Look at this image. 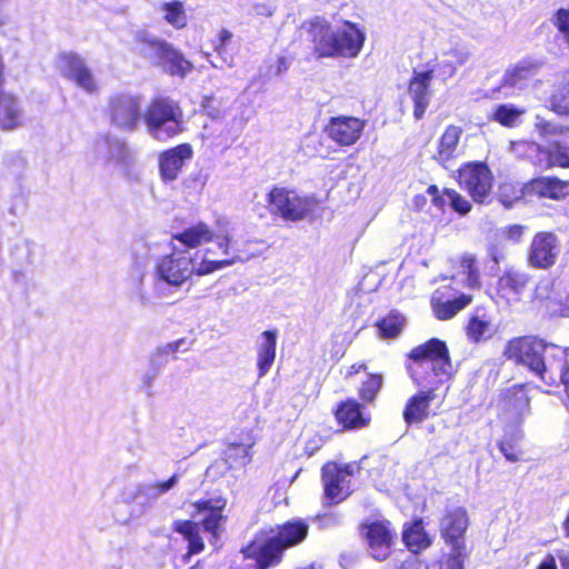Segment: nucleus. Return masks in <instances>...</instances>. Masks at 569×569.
Returning a JSON list of instances; mask_svg holds the SVG:
<instances>
[{"label":"nucleus","mask_w":569,"mask_h":569,"mask_svg":"<svg viewBox=\"0 0 569 569\" xmlns=\"http://www.w3.org/2000/svg\"><path fill=\"white\" fill-rule=\"evenodd\" d=\"M297 39L317 60L356 58L362 50L366 34L357 23L349 20H343L340 28L333 30L328 19L315 16L300 23Z\"/></svg>","instance_id":"f257e3e1"},{"label":"nucleus","mask_w":569,"mask_h":569,"mask_svg":"<svg viewBox=\"0 0 569 569\" xmlns=\"http://www.w3.org/2000/svg\"><path fill=\"white\" fill-rule=\"evenodd\" d=\"M310 525L303 518H291L260 530L240 549L244 559L253 560L256 569L278 567L287 550L301 546L309 537Z\"/></svg>","instance_id":"f03ea898"},{"label":"nucleus","mask_w":569,"mask_h":569,"mask_svg":"<svg viewBox=\"0 0 569 569\" xmlns=\"http://www.w3.org/2000/svg\"><path fill=\"white\" fill-rule=\"evenodd\" d=\"M405 368L415 386L442 387L453 375L449 348L439 338L411 348L405 356Z\"/></svg>","instance_id":"7ed1b4c3"},{"label":"nucleus","mask_w":569,"mask_h":569,"mask_svg":"<svg viewBox=\"0 0 569 569\" xmlns=\"http://www.w3.org/2000/svg\"><path fill=\"white\" fill-rule=\"evenodd\" d=\"M549 346L545 339L538 336H518L508 340L503 355L508 360L527 368L547 386L558 388L557 377L549 375L545 361V353Z\"/></svg>","instance_id":"20e7f679"},{"label":"nucleus","mask_w":569,"mask_h":569,"mask_svg":"<svg viewBox=\"0 0 569 569\" xmlns=\"http://www.w3.org/2000/svg\"><path fill=\"white\" fill-rule=\"evenodd\" d=\"M142 120L148 133L158 141L176 138L184 131L183 111L178 101L156 96L143 109Z\"/></svg>","instance_id":"39448f33"},{"label":"nucleus","mask_w":569,"mask_h":569,"mask_svg":"<svg viewBox=\"0 0 569 569\" xmlns=\"http://www.w3.org/2000/svg\"><path fill=\"white\" fill-rule=\"evenodd\" d=\"M136 53L152 66L161 67L172 77L184 78L193 70V64L184 54L163 39L149 36L146 31L134 37Z\"/></svg>","instance_id":"423d86ee"},{"label":"nucleus","mask_w":569,"mask_h":569,"mask_svg":"<svg viewBox=\"0 0 569 569\" xmlns=\"http://www.w3.org/2000/svg\"><path fill=\"white\" fill-rule=\"evenodd\" d=\"M271 216L286 222H298L312 216L319 206L316 196L300 194L295 189L273 186L266 197Z\"/></svg>","instance_id":"0eeeda50"},{"label":"nucleus","mask_w":569,"mask_h":569,"mask_svg":"<svg viewBox=\"0 0 569 569\" xmlns=\"http://www.w3.org/2000/svg\"><path fill=\"white\" fill-rule=\"evenodd\" d=\"M456 181L468 193L471 201L479 206L492 200L495 176L485 161H468L457 169Z\"/></svg>","instance_id":"6e6552de"},{"label":"nucleus","mask_w":569,"mask_h":569,"mask_svg":"<svg viewBox=\"0 0 569 569\" xmlns=\"http://www.w3.org/2000/svg\"><path fill=\"white\" fill-rule=\"evenodd\" d=\"M141 97L127 92L112 94L107 104L106 114L111 127L133 132L142 120Z\"/></svg>","instance_id":"1a4fd4ad"},{"label":"nucleus","mask_w":569,"mask_h":569,"mask_svg":"<svg viewBox=\"0 0 569 569\" xmlns=\"http://www.w3.org/2000/svg\"><path fill=\"white\" fill-rule=\"evenodd\" d=\"M517 151L535 167L569 169V146L559 140L550 141L547 144L523 140L517 143Z\"/></svg>","instance_id":"9d476101"},{"label":"nucleus","mask_w":569,"mask_h":569,"mask_svg":"<svg viewBox=\"0 0 569 569\" xmlns=\"http://www.w3.org/2000/svg\"><path fill=\"white\" fill-rule=\"evenodd\" d=\"M194 258L187 250L176 249L160 257L154 264V276L158 280L171 287H181L192 278Z\"/></svg>","instance_id":"9b49d317"},{"label":"nucleus","mask_w":569,"mask_h":569,"mask_svg":"<svg viewBox=\"0 0 569 569\" xmlns=\"http://www.w3.org/2000/svg\"><path fill=\"white\" fill-rule=\"evenodd\" d=\"M356 469L355 463L341 465L336 461H328L322 466L321 481L327 506L338 505L351 495L348 478L355 475Z\"/></svg>","instance_id":"f8f14e48"},{"label":"nucleus","mask_w":569,"mask_h":569,"mask_svg":"<svg viewBox=\"0 0 569 569\" xmlns=\"http://www.w3.org/2000/svg\"><path fill=\"white\" fill-rule=\"evenodd\" d=\"M257 438L253 429H241L234 440L228 441L220 456L224 471H241L251 463Z\"/></svg>","instance_id":"ddd939ff"},{"label":"nucleus","mask_w":569,"mask_h":569,"mask_svg":"<svg viewBox=\"0 0 569 569\" xmlns=\"http://www.w3.org/2000/svg\"><path fill=\"white\" fill-rule=\"evenodd\" d=\"M470 526V517L465 507H448L439 518V533L451 550L466 548V536Z\"/></svg>","instance_id":"4468645a"},{"label":"nucleus","mask_w":569,"mask_h":569,"mask_svg":"<svg viewBox=\"0 0 569 569\" xmlns=\"http://www.w3.org/2000/svg\"><path fill=\"white\" fill-rule=\"evenodd\" d=\"M559 253L558 237L551 231H539L532 237L529 244L527 263L533 269L548 270L556 264Z\"/></svg>","instance_id":"2eb2a0df"},{"label":"nucleus","mask_w":569,"mask_h":569,"mask_svg":"<svg viewBox=\"0 0 569 569\" xmlns=\"http://www.w3.org/2000/svg\"><path fill=\"white\" fill-rule=\"evenodd\" d=\"M367 121L353 116H336L329 118L323 132L339 147H351L362 137Z\"/></svg>","instance_id":"dca6fc26"},{"label":"nucleus","mask_w":569,"mask_h":569,"mask_svg":"<svg viewBox=\"0 0 569 569\" xmlns=\"http://www.w3.org/2000/svg\"><path fill=\"white\" fill-rule=\"evenodd\" d=\"M361 537L366 540L370 555L378 561H385L391 555L395 535L388 520L362 522L359 527Z\"/></svg>","instance_id":"f3484780"},{"label":"nucleus","mask_w":569,"mask_h":569,"mask_svg":"<svg viewBox=\"0 0 569 569\" xmlns=\"http://www.w3.org/2000/svg\"><path fill=\"white\" fill-rule=\"evenodd\" d=\"M417 387L419 389L406 400L402 409V419L407 427L421 425L432 415L431 405L441 388L431 385Z\"/></svg>","instance_id":"a211bd4d"},{"label":"nucleus","mask_w":569,"mask_h":569,"mask_svg":"<svg viewBox=\"0 0 569 569\" xmlns=\"http://www.w3.org/2000/svg\"><path fill=\"white\" fill-rule=\"evenodd\" d=\"M522 196L561 201L569 197V180L560 179L557 176L535 177L523 184Z\"/></svg>","instance_id":"6ab92c4d"},{"label":"nucleus","mask_w":569,"mask_h":569,"mask_svg":"<svg viewBox=\"0 0 569 569\" xmlns=\"http://www.w3.org/2000/svg\"><path fill=\"white\" fill-rule=\"evenodd\" d=\"M365 403L356 398L339 401L332 413L337 425L343 431L361 430L371 422V415L365 409Z\"/></svg>","instance_id":"aec40b11"},{"label":"nucleus","mask_w":569,"mask_h":569,"mask_svg":"<svg viewBox=\"0 0 569 569\" xmlns=\"http://www.w3.org/2000/svg\"><path fill=\"white\" fill-rule=\"evenodd\" d=\"M193 157L192 146L188 142L179 143L158 154L159 174L163 182L174 181L184 163Z\"/></svg>","instance_id":"412c9836"},{"label":"nucleus","mask_w":569,"mask_h":569,"mask_svg":"<svg viewBox=\"0 0 569 569\" xmlns=\"http://www.w3.org/2000/svg\"><path fill=\"white\" fill-rule=\"evenodd\" d=\"M427 194L431 197V203L439 211L445 212L447 206L457 214L463 217L471 212L472 203L465 196L452 188L440 189L437 184L428 186Z\"/></svg>","instance_id":"4be33fe9"},{"label":"nucleus","mask_w":569,"mask_h":569,"mask_svg":"<svg viewBox=\"0 0 569 569\" xmlns=\"http://www.w3.org/2000/svg\"><path fill=\"white\" fill-rule=\"evenodd\" d=\"M433 79V70L413 71L408 83V92L413 102V117L416 120L423 118L430 102L431 81Z\"/></svg>","instance_id":"5701e85b"},{"label":"nucleus","mask_w":569,"mask_h":569,"mask_svg":"<svg viewBox=\"0 0 569 569\" xmlns=\"http://www.w3.org/2000/svg\"><path fill=\"white\" fill-rule=\"evenodd\" d=\"M530 281V276L513 268L506 269L496 284L497 296L507 303L518 302Z\"/></svg>","instance_id":"b1692460"},{"label":"nucleus","mask_w":569,"mask_h":569,"mask_svg":"<svg viewBox=\"0 0 569 569\" xmlns=\"http://www.w3.org/2000/svg\"><path fill=\"white\" fill-rule=\"evenodd\" d=\"M226 506L227 500L223 497L199 499L192 503L194 515L207 513L201 520V526L206 532H209L213 537L219 536V527L224 520L223 510Z\"/></svg>","instance_id":"393cba45"},{"label":"nucleus","mask_w":569,"mask_h":569,"mask_svg":"<svg viewBox=\"0 0 569 569\" xmlns=\"http://www.w3.org/2000/svg\"><path fill=\"white\" fill-rule=\"evenodd\" d=\"M63 61V76L72 80L78 87L88 92L97 90L91 70L87 67L84 61L76 53H67L62 56Z\"/></svg>","instance_id":"a878e982"},{"label":"nucleus","mask_w":569,"mask_h":569,"mask_svg":"<svg viewBox=\"0 0 569 569\" xmlns=\"http://www.w3.org/2000/svg\"><path fill=\"white\" fill-rule=\"evenodd\" d=\"M461 136V127L456 124L447 126L437 141V148L432 159L441 167L447 168L448 162L458 156Z\"/></svg>","instance_id":"bb28decb"},{"label":"nucleus","mask_w":569,"mask_h":569,"mask_svg":"<svg viewBox=\"0 0 569 569\" xmlns=\"http://www.w3.org/2000/svg\"><path fill=\"white\" fill-rule=\"evenodd\" d=\"M406 548L415 555L428 549L432 545V538L425 529L422 518H416L403 525L401 532Z\"/></svg>","instance_id":"cd10ccee"},{"label":"nucleus","mask_w":569,"mask_h":569,"mask_svg":"<svg viewBox=\"0 0 569 569\" xmlns=\"http://www.w3.org/2000/svg\"><path fill=\"white\" fill-rule=\"evenodd\" d=\"M171 238L188 251L214 241V231L206 222L200 221L173 233Z\"/></svg>","instance_id":"c85d7f7f"},{"label":"nucleus","mask_w":569,"mask_h":569,"mask_svg":"<svg viewBox=\"0 0 569 569\" xmlns=\"http://www.w3.org/2000/svg\"><path fill=\"white\" fill-rule=\"evenodd\" d=\"M493 331L491 316L486 313L482 308H477L475 312L470 315L465 327L466 336L473 343L490 339Z\"/></svg>","instance_id":"c756f323"},{"label":"nucleus","mask_w":569,"mask_h":569,"mask_svg":"<svg viewBox=\"0 0 569 569\" xmlns=\"http://www.w3.org/2000/svg\"><path fill=\"white\" fill-rule=\"evenodd\" d=\"M172 529L180 533L188 541V550L183 555V561L188 562L190 557L204 550V542L200 535L199 523L192 520H176Z\"/></svg>","instance_id":"7c9ffc66"},{"label":"nucleus","mask_w":569,"mask_h":569,"mask_svg":"<svg viewBox=\"0 0 569 569\" xmlns=\"http://www.w3.org/2000/svg\"><path fill=\"white\" fill-rule=\"evenodd\" d=\"M261 338L263 341L259 346L257 355L258 377H263L274 362L277 330H266L261 333Z\"/></svg>","instance_id":"2f4dec72"},{"label":"nucleus","mask_w":569,"mask_h":569,"mask_svg":"<svg viewBox=\"0 0 569 569\" xmlns=\"http://www.w3.org/2000/svg\"><path fill=\"white\" fill-rule=\"evenodd\" d=\"M407 320L406 317L397 310H391L386 316L379 318L375 327L378 337L383 340L397 339L403 331Z\"/></svg>","instance_id":"473e14b6"},{"label":"nucleus","mask_w":569,"mask_h":569,"mask_svg":"<svg viewBox=\"0 0 569 569\" xmlns=\"http://www.w3.org/2000/svg\"><path fill=\"white\" fill-rule=\"evenodd\" d=\"M501 405L505 411L521 415L529 409L530 398L523 385H516L501 395Z\"/></svg>","instance_id":"72a5a7b5"},{"label":"nucleus","mask_w":569,"mask_h":569,"mask_svg":"<svg viewBox=\"0 0 569 569\" xmlns=\"http://www.w3.org/2000/svg\"><path fill=\"white\" fill-rule=\"evenodd\" d=\"M472 302V296L461 293L458 297L442 301L435 300L431 303L435 317L438 320H449Z\"/></svg>","instance_id":"f704fd0d"},{"label":"nucleus","mask_w":569,"mask_h":569,"mask_svg":"<svg viewBox=\"0 0 569 569\" xmlns=\"http://www.w3.org/2000/svg\"><path fill=\"white\" fill-rule=\"evenodd\" d=\"M385 378L381 372H370L358 387V397L365 405H373L383 388Z\"/></svg>","instance_id":"c9c22d12"},{"label":"nucleus","mask_w":569,"mask_h":569,"mask_svg":"<svg viewBox=\"0 0 569 569\" xmlns=\"http://www.w3.org/2000/svg\"><path fill=\"white\" fill-rule=\"evenodd\" d=\"M526 110L511 103L498 104L490 114V121L497 122L505 128H515L521 120Z\"/></svg>","instance_id":"e433bc0d"},{"label":"nucleus","mask_w":569,"mask_h":569,"mask_svg":"<svg viewBox=\"0 0 569 569\" xmlns=\"http://www.w3.org/2000/svg\"><path fill=\"white\" fill-rule=\"evenodd\" d=\"M163 13V20L177 30L184 29L188 26V14L184 4L180 0H172L160 4Z\"/></svg>","instance_id":"4c0bfd02"},{"label":"nucleus","mask_w":569,"mask_h":569,"mask_svg":"<svg viewBox=\"0 0 569 569\" xmlns=\"http://www.w3.org/2000/svg\"><path fill=\"white\" fill-rule=\"evenodd\" d=\"M461 273L465 276V284L469 289H480L482 286L477 258L472 253H463L460 257Z\"/></svg>","instance_id":"58836bf2"},{"label":"nucleus","mask_w":569,"mask_h":569,"mask_svg":"<svg viewBox=\"0 0 569 569\" xmlns=\"http://www.w3.org/2000/svg\"><path fill=\"white\" fill-rule=\"evenodd\" d=\"M532 301L546 307L557 305L559 298L553 281L547 278L539 280L532 292Z\"/></svg>","instance_id":"ea45409f"},{"label":"nucleus","mask_w":569,"mask_h":569,"mask_svg":"<svg viewBox=\"0 0 569 569\" xmlns=\"http://www.w3.org/2000/svg\"><path fill=\"white\" fill-rule=\"evenodd\" d=\"M532 73H533V66L525 64V63L516 64L515 67L506 70V72L501 79L500 87L501 88H505V87L515 88L517 86H520L525 81L529 80V78L532 76Z\"/></svg>","instance_id":"a19ab883"},{"label":"nucleus","mask_w":569,"mask_h":569,"mask_svg":"<svg viewBox=\"0 0 569 569\" xmlns=\"http://www.w3.org/2000/svg\"><path fill=\"white\" fill-rule=\"evenodd\" d=\"M533 127L538 136L543 139L561 137L569 133V126L558 124L541 116H536Z\"/></svg>","instance_id":"79ce46f5"},{"label":"nucleus","mask_w":569,"mask_h":569,"mask_svg":"<svg viewBox=\"0 0 569 569\" xmlns=\"http://www.w3.org/2000/svg\"><path fill=\"white\" fill-rule=\"evenodd\" d=\"M549 102L551 111L559 116H569V82L559 86Z\"/></svg>","instance_id":"37998d69"},{"label":"nucleus","mask_w":569,"mask_h":569,"mask_svg":"<svg viewBox=\"0 0 569 569\" xmlns=\"http://www.w3.org/2000/svg\"><path fill=\"white\" fill-rule=\"evenodd\" d=\"M498 448L508 461L517 462L520 460L521 449L519 448V441L517 436H505L498 442Z\"/></svg>","instance_id":"c03bdc74"},{"label":"nucleus","mask_w":569,"mask_h":569,"mask_svg":"<svg viewBox=\"0 0 569 569\" xmlns=\"http://www.w3.org/2000/svg\"><path fill=\"white\" fill-rule=\"evenodd\" d=\"M522 189L512 182L500 183L498 198L500 203L506 208H511L521 197Z\"/></svg>","instance_id":"a18cd8bd"},{"label":"nucleus","mask_w":569,"mask_h":569,"mask_svg":"<svg viewBox=\"0 0 569 569\" xmlns=\"http://www.w3.org/2000/svg\"><path fill=\"white\" fill-rule=\"evenodd\" d=\"M236 262V259H223V260H208L202 259V261L196 267L193 276H207L222 268L232 266Z\"/></svg>","instance_id":"49530a36"},{"label":"nucleus","mask_w":569,"mask_h":569,"mask_svg":"<svg viewBox=\"0 0 569 569\" xmlns=\"http://www.w3.org/2000/svg\"><path fill=\"white\" fill-rule=\"evenodd\" d=\"M552 23L569 42V9H558L553 14Z\"/></svg>","instance_id":"de8ad7c7"},{"label":"nucleus","mask_w":569,"mask_h":569,"mask_svg":"<svg viewBox=\"0 0 569 569\" xmlns=\"http://www.w3.org/2000/svg\"><path fill=\"white\" fill-rule=\"evenodd\" d=\"M233 34L228 29H220L217 36L212 40V48L219 56H223L227 52L228 44L230 43Z\"/></svg>","instance_id":"09e8293b"},{"label":"nucleus","mask_w":569,"mask_h":569,"mask_svg":"<svg viewBox=\"0 0 569 569\" xmlns=\"http://www.w3.org/2000/svg\"><path fill=\"white\" fill-rule=\"evenodd\" d=\"M562 357L560 359V375L558 380V387L563 386L565 393L569 399V351L562 350Z\"/></svg>","instance_id":"8fccbe9b"},{"label":"nucleus","mask_w":569,"mask_h":569,"mask_svg":"<svg viewBox=\"0 0 569 569\" xmlns=\"http://www.w3.org/2000/svg\"><path fill=\"white\" fill-rule=\"evenodd\" d=\"M467 557V548L461 550H451V552L446 558L442 569H463V560Z\"/></svg>","instance_id":"3c124183"},{"label":"nucleus","mask_w":569,"mask_h":569,"mask_svg":"<svg viewBox=\"0 0 569 569\" xmlns=\"http://www.w3.org/2000/svg\"><path fill=\"white\" fill-rule=\"evenodd\" d=\"M487 259L492 262L495 272L498 271L500 262L505 259V254L497 243H490L487 249Z\"/></svg>","instance_id":"603ef678"},{"label":"nucleus","mask_w":569,"mask_h":569,"mask_svg":"<svg viewBox=\"0 0 569 569\" xmlns=\"http://www.w3.org/2000/svg\"><path fill=\"white\" fill-rule=\"evenodd\" d=\"M289 69L288 59L284 56H280L277 58L274 64H270L268 67V76L269 77H280Z\"/></svg>","instance_id":"864d4df0"},{"label":"nucleus","mask_w":569,"mask_h":569,"mask_svg":"<svg viewBox=\"0 0 569 569\" xmlns=\"http://www.w3.org/2000/svg\"><path fill=\"white\" fill-rule=\"evenodd\" d=\"M523 233H525V226L518 224V223L507 226L503 229V234L506 236V238L516 243L521 241Z\"/></svg>","instance_id":"5fc2aeb1"},{"label":"nucleus","mask_w":569,"mask_h":569,"mask_svg":"<svg viewBox=\"0 0 569 569\" xmlns=\"http://www.w3.org/2000/svg\"><path fill=\"white\" fill-rule=\"evenodd\" d=\"M330 346V358L333 362H338L345 357L347 347L333 337L331 338Z\"/></svg>","instance_id":"6e6d98bb"},{"label":"nucleus","mask_w":569,"mask_h":569,"mask_svg":"<svg viewBox=\"0 0 569 569\" xmlns=\"http://www.w3.org/2000/svg\"><path fill=\"white\" fill-rule=\"evenodd\" d=\"M445 54L450 58L449 64H450L452 71H455V69H456L455 64L461 66L468 59V54L458 49H450Z\"/></svg>","instance_id":"4d7b16f0"},{"label":"nucleus","mask_w":569,"mask_h":569,"mask_svg":"<svg viewBox=\"0 0 569 569\" xmlns=\"http://www.w3.org/2000/svg\"><path fill=\"white\" fill-rule=\"evenodd\" d=\"M368 370V363L366 361H359L350 365L343 375L345 379H350L360 372Z\"/></svg>","instance_id":"13d9d810"},{"label":"nucleus","mask_w":569,"mask_h":569,"mask_svg":"<svg viewBox=\"0 0 569 569\" xmlns=\"http://www.w3.org/2000/svg\"><path fill=\"white\" fill-rule=\"evenodd\" d=\"M178 481V476L177 475H172L169 479L167 480H163V481H158L153 485L154 489L159 492V493H164L167 492L168 490H170Z\"/></svg>","instance_id":"bf43d9fd"},{"label":"nucleus","mask_w":569,"mask_h":569,"mask_svg":"<svg viewBox=\"0 0 569 569\" xmlns=\"http://www.w3.org/2000/svg\"><path fill=\"white\" fill-rule=\"evenodd\" d=\"M398 569H428V567L418 558H407L400 563Z\"/></svg>","instance_id":"052dcab7"},{"label":"nucleus","mask_w":569,"mask_h":569,"mask_svg":"<svg viewBox=\"0 0 569 569\" xmlns=\"http://www.w3.org/2000/svg\"><path fill=\"white\" fill-rule=\"evenodd\" d=\"M536 569H558L555 556L551 553H547L538 563Z\"/></svg>","instance_id":"680f3d73"},{"label":"nucleus","mask_w":569,"mask_h":569,"mask_svg":"<svg viewBox=\"0 0 569 569\" xmlns=\"http://www.w3.org/2000/svg\"><path fill=\"white\" fill-rule=\"evenodd\" d=\"M184 343V339H178L176 341L169 342L166 346L161 347L159 349V353L161 355H168V353H174L179 350L180 346Z\"/></svg>","instance_id":"e2e57ef3"},{"label":"nucleus","mask_w":569,"mask_h":569,"mask_svg":"<svg viewBox=\"0 0 569 569\" xmlns=\"http://www.w3.org/2000/svg\"><path fill=\"white\" fill-rule=\"evenodd\" d=\"M427 206V198L425 194L419 193L412 198V209L415 211H422Z\"/></svg>","instance_id":"0e129e2a"},{"label":"nucleus","mask_w":569,"mask_h":569,"mask_svg":"<svg viewBox=\"0 0 569 569\" xmlns=\"http://www.w3.org/2000/svg\"><path fill=\"white\" fill-rule=\"evenodd\" d=\"M214 240L218 243V247L221 249L223 253H229V247L231 243V239L228 234H224L222 237H214Z\"/></svg>","instance_id":"69168bd1"},{"label":"nucleus","mask_w":569,"mask_h":569,"mask_svg":"<svg viewBox=\"0 0 569 569\" xmlns=\"http://www.w3.org/2000/svg\"><path fill=\"white\" fill-rule=\"evenodd\" d=\"M561 528L563 531V537L569 539V508H568V511L561 522Z\"/></svg>","instance_id":"338daca9"},{"label":"nucleus","mask_w":569,"mask_h":569,"mask_svg":"<svg viewBox=\"0 0 569 569\" xmlns=\"http://www.w3.org/2000/svg\"><path fill=\"white\" fill-rule=\"evenodd\" d=\"M560 563L562 569H569V553L560 557Z\"/></svg>","instance_id":"774afa93"}]
</instances>
